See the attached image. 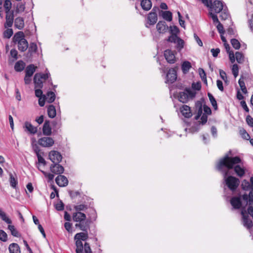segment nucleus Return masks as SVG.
I'll return each mask as SVG.
<instances>
[{
  "label": "nucleus",
  "instance_id": "obj_5",
  "mask_svg": "<svg viewBox=\"0 0 253 253\" xmlns=\"http://www.w3.org/2000/svg\"><path fill=\"white\" fill-rule=\"evenodd\" d=\"M5 19L6 22L4 24V26L5 28H10L12 26L13 21H14V11L11 10L10 12H6Z\"/></svg>",
  "mask_w": 253,
  "mask_h": 253
},
{
  "label": "nucleus",
  "instance_id": "obj_53",
  "mask_svg": "<svg viewBox=\"0 0 253 253\" xmlns=\"http://www.w3.org/2000/svg\"><path fill=\"white\" fill-rule=\"evenodd\" d=\"M185 91L188 94V99L189 98H193L195 97L196 95V92L192 90L190 88H186Z\"/></svg>",
  "mask_w": 253,
  "mask_h": 253
},
{
  "label": "nucleus",
  "instance_id": "obj_38",
  "mask_svg": "<svg viewBox=\"0 0 253 253\" xmlns=\"http://www.w3.org/2000/svg\"><path fill=\"white\" fill-rule=\"evenodd\" d=\"M208 96L209 98V100H210L212 106H213L214 109L215 110H217L218 107H217V102H216L215 99L213 97V96L211 93H209V92L208 93Z\"/></svg>",
  "mask_w": 253,
  "mask_h": 253
},
{
  "label": "nucleus",
  "instance_id": "obj_14",
  "mask_svg": "<svg viewBox=\"0 0 253 253\" xmlns=\"http://www.w3.org/2000/svg\"><path fill=\"white\" fill-rule=\"evenodd\" d=\"M230 204L234 209H239L242 206V202L240 197H233L231 199Z\"/></svg>",
  "mask_w": 253,
  "mask_h": 253
},
{
  "label": "nucleus",
  "instance_id": "obj_45",
  "mask_svg": "<svg viewBox=\"0 0 253 253\" xmlns=\"http://www.w3.org/2000/svg\"><path fill=\"white\" fill-rule=\"evenodd\" d=\"M7 29L3 32V37L7 39H9L13 35V30L9 28H7Z\"/></svg>",
  "mask_w": 253,
  "mask_h": 253
},
{
  "label": "nucleus",
  "instance_id": "obj_50",
  "mask_svg": "<svg viewBox=\"0 0 253 253\" xmlns=\"http://www.w3.org/2000/svg\"><path fill=\"white\" fill-rule=\"evenodd\" d=\"M0 240L3 242H6L7 240V235L2 230H0Z\"/></svg>",
  "mask_w": 253,
  "mask_h": 253
},
{
  "label": "nucleus",
  "instance_id": "obj_26",
  "mask_svg": "<svg viewBox=\"0 0 253 253\" xmlns=\"http://www.w3.org/2000/svg\"><path fill=\"white\" fill-rule=\"evenodd\" d=\"M37 67L34 64H30L27 66L25 70L26 75L32 77L36 70Z\"/></svg>",
  "mask_w": 253,
  "mask_h": 253
},
{
  "label": "nucleus",
  "instance_id": "obj_62",
  "mask_svg": "<svg viewBox=\"0 0 253 253\" xmlns=\"http://www.w3.org/2000/svg\"><path fill=\"white\" fill-rule=\"evenodd\" d=\"M200 122H198L196 124H195L194 126H193L191 129L193 132H197L200 129V126H201Z\"/></svg>",
  "mask_w": 253,
  "mask_h": 253
},
{
  "label": "nucleus",
  "instance_id": "obj_21",
  "mask_svg": "<svg viewBox=\"0 0 253 253\" xmlns=\"http://www.w3.org/2000/svg\"><path fill=\"white\" fill-rule=\"evenodd\" d=\"M242 198L246 202L247 204H249V206L253 205V193L252 191H250L249 195L244 194L242 196Z\"/></svg>",
  "mask_w": 253,
  "mask_h": 253
},
{
  "label": "nucleus",
  "instance_id": "obj_57",
  "mask_svg": "<svg viewBox=\"0 0 253 253\" xmlns=\"http://www.w3.org/2000/svg\"><path fill=\"white\" fill-rule=\"evenodd\" d=\"M199 73L202 80H205V82L207 83L206 74L205 71L202 68H199Z\"/></svg>",
  "mask_w": 253,
  "mask_h": 253
},
{
  "label": "nucleus",
  "instance_id": "obj_47",
  "mask_svg": "<svg viewBox=\"0 0 253 253\" xmlns=\"http://www.w3.org/2000/svg\"><path fill=\"white\" fill-rule=\"evenodd\" d=\"M240 133L242 138H244V139L250 140V136L245 129H241L240 130Z\"/></svg>",
  "mask_w": 253,
  "mask_h": 253
},
{
  "label": "nucleus",
  "instance_id": "obj_54",
  "mask_svg": "<svg viewBox=\"0 0 253 253\" xmlns=\"http://www.w3.org/2000/svg\"><path fill=\"white\" fill-rule=\"evenodd\" d=\"M170 33L171 35H177L179 32V29L176 26H170Z\"/></svg>",
  "mask_w": 253,
  "mask_h": 253
},
{
  "label": "nucleus",
  "instance_id": "obj_20",
  "mask_svg": "<svg viewBox=\"0 0 253 253\" xmlns=\"http://www.w3.org/2000/svg\"><path fill=\"white\" fill-rule=\"evenodd\" d=\"M149 25H154L157 21V14L155 12H150L147 17Z\"/></svg>",
  "mask_w": 253,
  "mask_h": 253
},
{
  "label": "nucleus",
  "instance_id": "obj_59",
  "mask_svg": "<svg viewBox=\"0 0 253 253\" xmlns=\"http://www.w3.org/2000/svg\"><path fill=\"white\" fill-rule=\"evenodd\" d=\"M192 87L194 90H200L201 88V84L200 82L193 83L192 84Z\"/></svg>",
  "mask_w": 253,
  "mask_h": 253
},
{
  "label": "nucleus",
  "instance_id": "obj_29",
  "mask_svg": "<svg viewBox=\"0 0 253 253\" xmlns=\"http://www.w3.org/2000/svg\"><path fill=\"white\" fill-rule=\"evenodd\" d=\"M76 241V253H83L84 245L82 241L79 239H74Z\"/></svg>",
  "mask_w": 253,
  "mask_h": 253
},
{
  "label": "nucleus",
  "instance_id": "obj_58",
  "mask_svg": "<svg viewBox=\"0 0 253 253\" xmlns=\"http://www.w3.org/2000/svg\"><path fill=\"white\" fill-rule=\"evenodd\" d=\"M64 204L62 202V201H60L59 203L55 205V209L58 211H61L64 210Z\"/></svg>",
  "mask_w": 253,
  "mask_h": 253
},
{
  "label": "nucleus",
  "instance_id": "obj_36",
  "mask_svg": "<svg viewBox=\"0 0 253 253\" xmlns=\"http://www.w3.org/2000/svg\"><path fill=\"white\" fill-rule=\"evenodd\" d=\"M0 217L7 224H10L12 223L11 220L7 216L6 214L1 209H0Z\"/></svg>",
  "mask_w": 253,
  "mask_h": 253
},
{
  "label": "nucleus",
  "instance_id": "obj_6",
  "mask_svg": "<svg viewBox=\"0 0 253 253\" xmlns=\"http://www.w3.org/2000/svg\"><path fill=\"white\" fill-rule=\"evenodd\" d=\"M49 159L53 163H60L62 159L60 153L57 151L52 150L49 153Z\"/></svg>",
  "mask_w": 253,
  "mask_h": 253
},
{
  "label": "nucleus",
  "instance_id": "obj_39",
  "mask_svg": "<svg viewBox=\"0 0 253 253\" xmlns=\"http://www.w3.org/2000/svg\"><path fill=\"white\" fill-rule=\"evenodd\" d=\"M38 49L37 45L36 43L34 42H31L30 44L29 49H28V53L30 54V56L32 55L33 53H36Z\"/></svg>",
  "mask_w": 253,
  "mask_h": 253
},
{
  "label": "nucleus",
  "instance_id": "obj_8",
  "mask_svg": "<svg viewBox=\"0 0 253 253\" xmlns=\"http://www.w3.org/2000/svg\"><path fill=\"white\" fill-rule=\"evenodd\" d=\"M164 56L169 64H173L176 61L174 52L170 49H167L164 51Z\"/></svg>",
  "mask_w": 253,
  "mask_h": 253
},
{
  "label": "nucleus",
  "instance_id": "obj_27",
  "mask_svg": "<svg viewBox=\"0 0 253 253\" xmlns=\"http://www.w3.org/2000/svg\"><path fill=\"white\" fill-rule=\"evenodd\" d=\"M8 249L10 253H21L20 247L16 243L10 244Z\"/></svg>",
  "mask_w": 253,
  "mask_h": 253
},
{
  "label": "nucleus",
  "instance_id": "obj_61",
  "mask_svg": "<svg viewBox=\"0 0 253 253\" xmlns=\"http://www.w3.org/2000/svg\"><path fill=\"white\" fill-rule=\"evenodd\" d=\"M10 54L11 56L13 57L15 60H17L18 58V52L15 49H12L10 50Z\"/></svg>",
  "mask_w": 253,
  "mask_h": 253
},
{
  "label": "nucleus",
  "instance_id": "obj_25",
  "mask_svg": "<svg viewBox=\"0 0 253 253\" xmlns=\"http://www.w3.org/2000/svg\"><path fill=\"white\" fill-rule=\"evenodd\" d=\"M140 4L142 8L145 11L150 10L152 7V2L150 0H142Z\"/></svg>",
  "mask_w": 253,
  "mask_h": 253
},
{
  "label": "nucleus",
  "instance_id": "obj_23",
  "mask_svg": "<svg viewBox=\"0 0 253 253\" xmlns=\"http://www.w3.org/2000/svg\"><path fill=\"white\" fill-rule=\"evenodd\" d=\"M39 73H36L34 78V83L35 84L36 88H42L43 87V82L42 79L39 77L40 76Z\"/></svg>",
  "mask_w": 253,
  "mask_h": 253
},
{
  "label": "nucleus",
  "instance_id": "obj_24",
  "mask_svg": "<svg viewBox=\"0 0 253 253\" xmlns=\"http://www.w3.org/2000/svg\"><path fill=\"white\" fill-rule=\"evenodd\" d=\"M88 238L87 232H80L77 233L74 236V239H79L82 241H85Z\"/></svg>",
  "mask_w": 253,
  "mask_h": 253
},
{
  "label": "nucleus",
  "instance_id": "obj_33",
  "mask_svg": "<svg viewBox=\"0 0 253 253\" xmlns=\"http://www.w3.org/2000/svg\"><path fill=\"white\" fill-rule=\"evenodd\" d=\"M9 182H10V186L12 188L16 189L17 187V185L18 184V181H17V179L13 175V174L11 172H9Z\"/></svg>",
  "mask_w": 253,
  "mask_h": 253
},
{
  "label": "nucleus",
  "instance_id": "obj_9",
  "mask_svg": "<svg viewBox=\"0 0 253 253\" xmlns=\"http://www.w3.org/2000/svg\"><path fill=\"white\" fill-rule=\"evenodd\" d=\"M53 164L51 165L50 169L52 173L56 174H59L63 173L64 171V168L59 164V163H53Z\"/></svg>",
  "mask_w": 253,
  "mask_h": 253
},
{
  "label": "nucleus",
  "instance_id": "obj_40",
  "mask_svg": "<svg viewBox=\"0 0 253 253\" xmlns=\"http://www.w3.org/2000/svg\"><path fill=\"white\" fill-rule=\"evenodd\" d=\"M191 68V63L189 61H185L183 62L181 68L184 73L188 72Z\"/></svg>",
  "mask_w": 253,
  "mask_h": 253
},
{
  "label": "nucleus",
  "instance_id": "obj_51",
  "mask_svg": "<svg viewBox=\"0 0 253 253\" xmlns=\"http://www.w3.org/2000/svg\"><path fill=\"white\" fill-rule=\"evenodd\" d=\"M232 73L235 78H236L239 73V67L237 64H235L232 66Z\"/></svg>",
  "mask_w": 253,
  "mask_h": 253
},
{
  "label": "nucleus",
  "instance_id": "obj_60",
  "mask_svg": "<svg viewBox=\"0 0 253 253\" xmlns=\"http://www.w3.org/2000/svg\"><path fill=\"white\" fill-rule=\"evenodd\" d=\"M84 249L85 253H92V251L90 247L89 244L85 242L84 246Z\"/></svg>",
  "mask_w": 253,
  "mask_h": 253
},
{
  "label": "nucleus",
  "instance_id": "obj_13",
  "mask_svg": "<svg viewBox=\"0 0 253 253\" xmlns=\"http://www.w3.org/2000/svg\"><path fill=\"white\" fill-rule=\"evenodd\" d=\"M23 127L25 130L29 132L31 134H36L37 132L38 129L37 127L33 126L31 123L25 122Z\"/></svg>",
  "mask_w": 253,
  "mask_h": 253
},
{
  "label": "nucleus",
  "instance_id": "obj_49",
  "mask_svg": "<svg viewBox=\"0 0 253 253\" xmlns=\"http://www.w3.org/2000/svg\"><path fill=\"white\" fill-rule=\"evenodd\" d=\"M175 43H176V48L178 50H180L184 47V42L182 39L179 38Z\"/></svg>",
  "mask_w": 253,
  "mask_h": 253
},
{
  "label": "nucleus",
  "instance_id": "obj_10",
  "mask_svg": "<svg viewBox=\"0 0 253 253\" xmlns=\"http://www.w3.org/2000/svg\"><path fill=\"white\" fill-rule=\"evenodd\" d=\"M241 164L242 162L239 164H235L232 168L236 175L240 177H243L245 174V169L243 164L241 165Z\"/></svg>",
  "mask_w": 253,
  "mask_h": 253
},
{
  "label": "nucleus",
  "instance_id": "obj_30",
  "mask_svg": "<svg viewBox=\"0 0 253 253\" xmlns=\"http://www.w3.org/2000/svg\"><path fill=\"white\" fill-rule=\"evenodd\" d=\"M25 65V63L22 60H19L15 63L14 69L17 72H21L24 70Z\"/></svg>",
  "mask_w": 253,
  "mask_h": 253
},
{
  "label": "nucleus",
  "instance_id": "obj_16",
  "mask_svg": "<svg viewBox=\"0 0 253 253\" xmlns=\"http://www.w3.org/2000/svg\"><path fill=\"white\" fill-rule=\"evenodd\" d=\"M168 28V25L164 21H160L156 25L157 31L160 33H165Z\"/></svg>",
  "mask_w": 253,
  "mask_h": 253
},
{
  "label": "nucleus",
  "instance_id": "obj_35",
  "mask_svg": "<svg viewBox=\"0 0 253 253\" xmlns=\"http://www.w3.org/2000/svg\"><path fill=\"white\" fill-rule=\"evenodd\" d=\"M162 17L165 20L170 22L172 19V14L169 11H162Z\"/></svg>",
  "mask_w": 253,
  "mask_h": 253
},
{
  "label": "nucleus",
  "instance_id": "obj_46",
  "mask_svg": "<svg viewBox=\"0 0 253 253\" xmlns=\"http://www.w3.org/2000/svg\"><path fill=\"white\" fill-rule=\"evenodd\" d=\"M231 43L232 45V46L235 49H239L240 48L241 44L240 42L236 39H232L231 40Z\"/></svg>",
  "mask_w": 253,
  "mask_h": 253
},
{
  "label": "nucleus",
  "instance_id": "obj_22",
  "mask_svg": "<svg viewBox=\"0 0 253 253\" xmlns=\"http://www.w3.org/2000/svg\"><path fill=\"white\" fill-rule=\"evenodd\" d=\"M42 132L45 135H50L51 134V128L49 121L46 120L43 124Z\"/></svg>",
  "mask_w": 253,
  "mask_h": 253
},
{
  "label": "nucleus",
  "instance_id": "obj_37",
  "mask_svg": "<svg viewBox=\"0 0 253 253\" xmlns=\"http://www.w3.org/2000/svg\"><path fill=\"white\" fill-rule=\"evenodd\" d=\"M8 229L10 231L11 235L14 237H19L20 236V234L17 230L15 228L14 225H9L8 226Z\"/></svg>",
  "mask_w": 253,
  "mask_h": 253
},
{
  "label": "nucleus",
  "instance_id": "obj_63",
  "mask_svg": "<svg viewBox=\"0 0 253 253\" xmlns=\"http://www.w3.org/2000/svg\"><path fill=\"white\" fill-rule=\"evenodd\" d=\"M220 50L219 48H212L211 50V52L212 53L213 57H216L218 54L219 53Z\"/></svg>",
  "mask_w": 253,
  "mask_h": 253
},
{
  "label": "nucleus",
  "instance_id": "obj_28",
  "mask_svg": "<svg viewBox=\"0 0 253 253\" xmlns=\"http://www.w3.org/2000/svg\"><path fill=\"white\" fill-rule=\"evenodd\" d=\"M17 44L18 48L21 52L25 51L29 46L28 42L26 39L21 41Z\"/></svg>",
  "mask_w": 253,
  "mask_h": 253
},
{
  "label": "nucleus",
  "instance_id": "obj_41",
  "mask_svg": "<svg viewBox=\"0 0 253 253\" xmlns=\"http://www.w3.org/2000/svg\"><path fill=\"white\" fill-rule=\"evenodd\" d=\"M74 209L77 212H81V211H85L87 209V206L84 204H80L75 206Z\"/></svg>",
  "mask_w": 253,
  "mask_h": 253
},
{
  "label": "nucleus",
  "instance_id": "obj_17",
  "mask_svg": "<svg viewBox=\"0 0 253 253\" xmlns=\"http://www.w3.org/2000/svg\"><path fill=\"white\" fill-rule=\"evenodd\" d=\"M211 8L216 13H220L223 9L222 3L219 0H215L213 3H211Z\"/></svg>",
  "mask_w": 253,
  "mask_h": 253
},
{
  "label": "nucleus",
  "instance_id": "obj_43",
  "mask_svg": "<svg viewBox=\"0 0 253 253\" xmlns=\"http://www.w3.org/2000/svg\"><path fill=\"white\" fill-rule=\"evenodd\" d=\"M241 187L244 190L246 191L249 190L251 189H252V186L251 185L249 182L246 179H244L243 181L241 184Z\"/></svg>",
  "mask_w": 253,
  "mask_h": 253
},
{
  "label": "nucleus",
  "instance_id": "obj_12",
  "mask_svg": "<svg viewBox=\"0 0 253 253\" xmlns=\"http://www.w3.org/2000/svg\"><path fill=\"white\" fill-rule=\"evenodd\" d=\"M180 111L182 115L185 118H189L192 116L190 107L186 105H183L180 108Z\"/></svg>",
  "mask_w": 253,
  "mask_h": 253
},
{
  "label": "nucleus",
  "instance_id": "obj_18",
  "mask_svg": "<svg viewBox=\"0 0 253 253\" xmlns=\"http://www.w3.org/2000/svg\"><path fill=\"white\" fill-rule=\"evenodd\" d=\"M73 219L74 221L79 222L86 219V215L82 212H76L73 214Z\"/></svg>",
  "mask_w": 253,
  "mask_h": 253
},
{
  "label": "nucleus",
  "instance_id": "obj_3",
  "mask_svg": "<svg viewBox=\"0 0 253 253\" xmlns=\"http://www.w3.org/2000/svg\"><path fill=\"white\" fill-rule=\"evenodd\" d=\"M242 222L243 225L247 229H250L253 226L252 220L249 218V215L246 213V210H242Z\"/></svg>",
  "mask_w": 253,
  "mask_h": 253
},
{
  "label": "nucleus",
  "instance_id": "obj_42",
  "mask_svg": "<svg viewBox=\"0 0 253 253\" xmlns=\"http://www.w3.org/2000/svg\"><path fill=\"white\" fill-rule=\"evenodd\" d=\"M3 7L5 12L11 11L12 3L9 0H5L4 2Z\"/></svg>",
  "mask_w": 253,
  "mask_h": 253
},
{
  "label": "nucleus",
  "instance_id": "obj_19",
  "mask_svg": "<svg viewBox=\"0 0 253 253\" xmlns=\"http://www.w3.org/2000/svg\"><path fill=\"white\" fill-rule=\"evenodd\" d=\"M25 26L24 18L21 17H18L14 20V26L19 30H22Z\"/></svg>",
  "mask_w": 253,
  "mask_h": 253
},
{
  "label": "nucleus",
  "instance_id": "obj_32",
  "mask_svg": "<svg viewBox=\"0 0 253 253\" xmlns=\"http://www.w3.org/2000/svg\"><path fill=\"white\" fill-rule=\"evenodd\" d=\"M47 114L48 117L50 118H53L56 116V109L53 105H50L47 108Z\"/></svg>",
  "mask_w": 253,
  "mask_h": 253
},
{
  "label": "nucleus",
  "instance_id": "obj_1",
  "mask_svg": "<svg viewBox=\"0 0 253 253\" xmlns=\"http://www.w3.org/2000/svg\"><path fill=\"white\" fill-rule=\"evenodd\" d=\"M241 162V159L239 157H229L228 154H226L219 160L216 166V169L222 173L226 185L232 191L237 188L240 180L238 178L229 175L231 174L230 170L234 165Z\"/></svg>",
  "mask_w": 253,
  "mask_h": 253
},
{
  "label": "nucleus",
  "instance_id": "obj_7",
  "mask_svg": "<svg viewBox=\"0 0 253 253\" xmlns=\"http://www.w3.org/2000/svg\"><path fill=\"white\" fill-rule=\"evenodd\" d=\"M166 78V83H174L177 79L176 70L174 68L170 69L167 74Z\"/></svg>",
  "mask_w": 253,
  "mask_h": 253
},
{
  "label": "nucleus",
  "instance_id": "obj_56",
  "mask_svg": "<svg viewBox=\"0 0 253 253\" xmlns=\"http://www.w3.org/2000/svg\"><path fill=\"white\" fill-rule=\"evenodd\" d=\"M25 4L22 3H19L17 5L16 12L19 13L21 12H23L25 10Z\"/></svg>",
  "mask_w": 253,
  "mask_h": 253
},
{
  "label": "nucleus",
  "instance_id": "obj_34",
  "mask_svg": "<svg viewBox=\"0 0 253 253\" xmlns=\"http://www.w3.org/2000/svg\"><path fill=\"white\" fill-rule=\"evenodd\" d=\"M45 98L48 103H51L55 99V94L53 91H48L46 93Z\"/></svg>",
  "mask_w": 253,
  "mask_h": 253
},
{
  "label": "nucleus",
  "instance_id": "obj_52",
  "mask_svg": "<svg viewBox=\"0 0 253 253\" xmlns=\"http://www.w3.org/2000/svg\"><path fill=\"white\" fill-rule=\"evenodd\" d=\"M178 38H179V37H177V35H171V36L169 37V38H168L167 41L169 42H173L175 43H176V42L177 40L178 39Z\"/></svg>",
  "mask_w": 253,
  "mask_h": 253
},
{
  "label": "nucleus",
  "instance_id": "obj_31",
  "mask_svg": "<svg viewBox=\"0 0 253 253\" xmlns=\"http://www.w3.org/2000/svg\"><path fill=\"white\" fill-rule=\"evenodd\" d=\"M178 100L180 102L185 103L188 100V94L185 91L180 92L178 95Z\"/></svg>",
  "mask_w": 253,
  "mask_h": 253
},
{
  "label": "nucleus",
  "instance_id": "obj_64",
  "mask_svg": "<svg viewBox=\"0 0 253 253\" xmlns=\"http://www.w3.org/2000/svg\"><path fill=\"white\" fill-rule=\"evenodd\" d=\"M246 122L249 126L253 127V118L250 115L247 116Z\"/></svg>",
  "mask_w": 253,
  "mask_h": 253
},
{
  "label": "nucleus",
  "instance_id": "obj_2",
  "mask_svg": "<svg viewBox=\"0 0 253 253\" xmlns=\"http://www.w3.org/2000/svg\"><path fill=\"white\" fill-rule=\"evenodd\" d=\"M92 211L93 213H92L89 216L90 219H84L82 221L79 222L78 223H77L75 226L76 227H79L80 230L84 232H87V230L90 228V224L91 222L90 220L93 218H95V211L94 210H92Z\"/></svg>",
  "mask_w": 253,
  "mask_h": 253
},
{
  "label": "nucleus",
  "instance_id": "obj_55",
  "mask_svg": "<svg viewBox=\"0 0 253 253\" xmlns=\"http://www.w3.org/2000/svg\"><path fill=\"white\" fill-rule=\"evenodd\" d=\"M220 13V15L219 17L222 20H226L228 18L229 16V13L228 12L226 11L225 10H221Z\"/></svg>",
  "mask_w": 253,
  "mask_h": 253
},
{
  "label": "nucleus",
  "instance_id": "obj_4",
  "mask_svg": "<svg viewBox=\"0 0 253 253\" xmlns=\"http://www.w3.org/2000/svg\"><path fill=\"white\" fill-rule=\"evenodd\" d=\"M54 143V140L49 137H43L38 140V144L43 147H51Z\"/></svg>",
  "mask_w": 253,
  "mask_h": 253
},
{
  "label": "nucleus",
  "instance_id": "obj_15",
  "mask_svg": "<svg viewBox=\"0 0 253 253\" xmlns=\"http://www.w3.org/2000/svg\"><path fill=\"white\" fill-rule=\"evenodd\" d=\"M25 40L24 33L22 31L16 33L12 38V41L14 43L18 44L21 41Z\"/></svg>",
  "mask_w": 253,
  "mask_h": 253
},
{
  "label": "nucleus",
  "instance_id": "obj_48",
  "mask_svg": "<svg viewBox=\"0 0 253 253\" xmlns=\"http://www.w3.org/2000/svg\"><path fill=\"white\" fill-rule=\"evenodd\" d=\"M238 83H239V84L241 87V89L242 92L245 94L247 93V89L246 88V86L245 85V84L244 81L243 80H242L241 78H240L239 80Z\"/></svg>",
  "mask_w": 253,
  "mask_h": 253
},
{
  "label": "nucleus",
  "instance_id": "obj_44",
  "mask_svg": "<svg viewBox=\"0 0 253 253\" xmlns=\"http://www.w3.org/2000/svg\"><path fill=\"white\" fill-rule=\"evenodd\" d=\"M236 60L238 63H242L244 61V56L243 54L239 52L235 53Z\"/></svg>",
  "mask_w": 253,
  "mask_h": 253
},
{
  "label": "nucleus",
  "instance_id": "obj_11",
  "mask_svg": "<svg viewBox=\"0 0 253 253\" xmlns=\"http://www.w3.org/2000/svg\"><path fill=\"white\" fill-rule=\"evenodd\" d=\"M56 184L60 187H64L68 185V180L66 176L59 175L55 178Z\"/></svg>",
  "mask_w": 253,
  "mask_h": 253
}]
</instances>
